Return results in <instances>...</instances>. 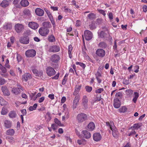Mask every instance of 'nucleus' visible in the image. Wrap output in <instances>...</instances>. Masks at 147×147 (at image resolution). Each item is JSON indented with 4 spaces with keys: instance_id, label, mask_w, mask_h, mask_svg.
Returning a JSON list of instances; mask_svg holds the SVG:
<instances>
[{
    "instance_id": "obj_27",
    "label": "nucleus",
    "mask_w": 147,
    "mask_h": 147,
    "mask_svg": "<svg viewBox=\"0 0 147 147\" xmlns=\"http://www.w3.org/2000/svg\"><path fill=\"white\" fill-rule=\"evenodd\" d=\"M9 2L7 0H3L0 4V5L3 7H5L9 5Z\"/></svg>"
},
{
    "instance_id": "obj_23",
    "label": "nucleus",
    "mask_w": 147,
    "mask_h": 147,
    "mask_svg": "<svg viewBox=\"0 0 147 147\" xmlns=\"http://www.w3.org/2000/svg\"><path fill=\"white\" fill-rule=\"evenodd\" d=\"M22 89V87H20V88H13L12 90V92L15 94H18L20 93L21 91L20 90Z\"/></svg>"
},
{
    "instance_id": "obj_44",
    "label": "nucleus",
    "mask_w": 147,
    "mask_h": 147,
    "mask_svg": "<svg viewBox=\"0 0 147 147\" xmlns=\"http://www.w3.org/2000/svg\"><path fill=\"white\" fill-rule=\"evenodd\" d=\"M5 83V80L2 78L0 77V85L4 84Z\"/></svg>"
},
{
    "instance_id": "obj_56",
    "label": "nucleus",
    "mask_w": 147,
    "mask_h": 147,
    "mask_svg": "<svg viewBox=\"0 0 147 147\" xmlns=\"http://www.w3.org/2000/svg\"><path fill=\"white\" fill-rule=\"evenodd\" d=\"M123 83L127 85L129 83V81L128 80H125L123 81Z\"/></svg>"
},
{
    "instance_id": "obj_62",
    "label": "nucleus",
    "mask_w": 147,
    "mask_h": 147,
    "mask_svg": "<svg viewBox=\"0 0 147 147\" xmlns=\"http://www.w3.org/2000/svg\"><path fill=\"white\" fill-rule=\"evenodd\" d=\"M81 23L80 22V20H77L76 24V26L79 27L80 26Z\"/></svg>"
},
{
    "instance_id": "obj_16",
    "label": "nucleus",
    "mask_w": 147,
    "mask_h": 147,
    "mask_svg": "<svg viewBox=\"0 0 147 147\" xmlns=\"http://www.w3.org/2000/svg\"><path fill=\"white\" fill-rule=\"evenodd\" d=\"M60 49L59 46L54 45L51 47L50 49V51L51 52H56L59 51Z\"/></svg>"
},
{
    "instance_id": "obj_60",
    "label": "nucleus",
    "mask_w": 147,
    "mask_h": 147,
    "mask_svg": "<svg viewBox=\"0 0 147 147\" xmlns=\"http://www.w3.org/2000/svg\"><path fill=\"white\" fill-rule=\"evenodd\" d=\"M136 134V132L134 130H133L131 131L130 133L128 134V135L129 136H130L131 135H133L135 134Z\"/></svg>"
},
{
    "instance_id": "obj_19",
    "label": "nucleus",
    "mask_w": 147,
    "mask_h": 147,
    "mask_svg": "<svg viewBox=\"0 0 147 147\" xmlns=\"http://www.w3.org/2000/svg\"><path fill=\"white\" fill-rule=\"evenodd\" d=\"M3 123L5 127L7 128H10L11 126V122L9 120H5Z\"/></svg>"
},
{
    "instance_id": "obj_17",
    "label": "nucleus",
    "mask_w": 147,
    "mask_h": 147,
    "mask_svg": "<svg viewBox=\"0 0 147 147\" xmlns=\"http://www.w3.org/2000/svg\"><path fill=\"white\" fill-rule=\"evenodd\" d=\"M1 90L4 95L9 96L10 95L9 92L6 87L2 86L1 87Z\"/></svg>"
},
{
    "instance_id": "obj_54",
    "label": "nucleus",
    "mask_w": 147,
    "mask_h": 147,
    "mask_svg": "<svg viewBox=\"0 0 147 147\" xmlns=\"http://www.w3.org/2000/svg\"><path fill=\"white\" fill-rule=\"evenodd\" d=\"M104 90L103 88H100L96 90V93H100L102 92Z\"/></svg>"
},
{
    "instance_id": "obj_36",
    "label": "nucleus",
    "mask_w": 147,
    "mask_h": 147,
    "mask_svg": "<svg viewBox=\"0 0 147 147\" xmlns=\"http://www.w3.org/2000/svg\"><path fill=\"white\" fill-rule=\"evenodd\" d=\"M99 46L100 47L105 48L107 47V44L104 42H102L99 43Z\"/></svg>"
},
{
    "instance_id": "obj_14",
    "label": "nucleus",
    "mask_w": 147,
    "mask_h": 147,
    "mask_svg": "<svg viewBox=\"0 0 147 147\" xmlns=\"http://www.w3.org/2000/svg\"><path fill=\"white\" fill-rule=\"evenodd\" d=\"M32 76L29 73H25L22 76V79L26 82H27L28 80L31 79Z\"/></svg>"
},
{
    "instance_id": "obj_18",
    "label": "nucleus",
    "mask_w": 147,
    "mask_h": 147,
    "mask_svg": "<svg viewBox=\"0 0 147 147\" xmlns=\"http://www.w3.org/2000/svg\"><path fill=\"white\" fill-rule=\"evenodd\" d=\"M81 85H76L75 88V90L73 93L74 95H79L78 94L81 88Z\"/></svg>"
},
{
    "instance_id": "obj_15",
    "label": "nucleus",
    "mask_w": 147,
    "mask_h": 147,
    "mask_svg": "<svg viewBox=\"0 0 147 147\" xmlns=\"http://www.w3.org/2000/svg\"><path fill=\"white\" fill-rule=\"evenodd\" d=\"M82 136L84 138L89 139L91 137V134L87 130H84L82 131Z\"/></svg>"
},
{
    "instance_id": "obj_31",
    "label": "nucleus",
    "mask_w": 147,
    "mask_h": 147,
    "mask_svg": "<svg viewBox=\"0 0 147 147\" xmlns=\"http://www.w3.org/2000/svg\"><path fill=\"white\" fill-rule=\"evenodd\" d=\"M16 113L14 111H11L9 114V117L12 118L16 117Z\"/></svg>"
},
{
    "instance_id": "obj_33",
    "label": "nucleus",
    "mask_w": 147,
    "mask_h": 147,
    "mask_svg": "<svg viewBox=\"0 0 147 147\" xmlns=\"http://www.w3.org/2000/svg\"><path fill=\"white\" fill-rule=\"evenodd\" d=\"M48 39L50 42H54L55 40L54 36L53 35L49 36Z\"/></svg>"
},
{
    "instance_id": "obj_10",
    "label": "nucleus",
    "mask_w": 147,
    "mask_h": 147,
    "mask_svg": "<svg viewBox=\"0 0 147 147\" xmlns=\"http://www.w3.org/2000/svg\"><path fill=\"white\" fill-rule=\"evenodd\" d=\"M101 136L99 133H96L93 134V139L95 141H99L101 139Z\"/></svg>"
},
{
    "instance_id": "obj_4",
    "label": "nucleus",
    "mask_w": 147,
    "mask_h": 147,
    "mask_svg": "<svg viewBox=\"0 0 147 147\" xmlns=\"http://www.w3.org/2000/svg\"><path fill=\"white\" fill-rule=\"evenodd\" d=\"M36 52L34 49L28 50L25 53L26 56L27 57H33L36 55Z\"/></svg>"
},
{
    "instance_id": "obj_35",
    "label": "nucleus",
    "mask_w": 147,
    "mask_h": 147,
    "mask_svg": "<svg viewBox=\"0 0 147 147\" xmlns=\"http://www.w3.org/2000/svg\"><path fill=\"white\" fill-rule=\"evenodd\" d=\"M88 18L91 20H93L95 18V15L93 13H90L88 15Z\"/></svg>"
},
{
    "instance_id": "obj_2",
    "label": "nucleus",
    "mask_w": 147,
    "mask_h": 147,
    "mask_svg": "<svg viewBox=\"0 0 147 147\" xmlns=\"http://www.w3.org/2000/svg\"><path fill=\"white\" fill-rule=\"evenodd\" d=\"M38 31L39 34L42 36H46L49 32V30L48 29L41 27L39 29Z\"/></svg>"
},
{
    "instance_id": "obj_46",
    "label": "nucleus",
    "mask_w": 147,
    "mask_h": 147,
    "mask_svg": "<svg viewBox=\"0 0 147 147\" xmlns=\"http://www.w3.org/2000/svg\"><path fill=\"white\" fill-rule=\"evenodd\" d=\"M85 141L84 139L83 140H78L77 142L79 145H81L83 144L84 142Z\"/></svg>"
},
{
    "instance_id": "obj_39",
    "label": "nucleus",
    "mask_w": 147,
    "mask_h": 147,
    "mask_svg": "<svg viewBox=\"0 0 147 147\" xmlns=\"http://www.w3.org/2000/svg\"><path fill=\"white\" fill-rule=\"evenodd\" d=\"M115 96L116 98H121L123 96V94L122 92H119L116 93L115 95Z\"/></svg>"
},
{
    "instance_id": "obj_38",
    "label": "nucleus",
    "mask_w": 147,
    "mask_h": 147,
    "mask_svg": "<svg viewBox=\"0 0 147 147\" xmlns=\"http://www.w3.org/2000/svg\"><path fill=\"white\" fill-rule=\"evenodd\" d=\"M46 118L47 119V121L49 122L51 119V117L50 116V114L49 112H47L46 114Z\"/></svg>"
},
{
    "instance_id": "obj_45",
    "label": "nucleus",
    "mask_w": 147,
    "mask_h": 147,
    "mask_svg": "<svg viewBox=\"0 0 147 147\" xmlns=\"http://www.w3.org/2000/svg\"><path fill=\"white\" fill-rule=\"evenodd\" d=\"M54 122L55 123L57 124L59 126H61V122L58 120L57 119L55 118L54 119Z\"/></svg>"
},
{
    "instance_id": "obj_26",
    "label": "nucleus",
    "mask_w": 147,
    "mask_h": 147,
    "mask_svg": "<svg viewBox=\"0 0 147 147\" xmlns=\"http://www.w3.org/2000/svg\"><path fill=\"white\" fill-rule=\"evenodd\" d=\"M20 4L23 7H26L29 5V2L27 0H22L20 2Z\"/></svg>"
},
{
    "instance_id": "obj_40",
    "label": "nucleus",
    "mask_w": 147,
    "mask_h": 147,
    "mask_svg": "<svg viewBox=\"0 0 147 147\" xmlns=\"http://www.w3.org/2000/svg\"><path fill=\"white\" fill-rule=\"evenodd\" d=\"M127 108L125 107H123L119 109V111L120 112L124 113L127 110Z\"/></svg>"
},
{
    "instance_id": "obj_30",
    "label": "nucleus",
    "mask_w": 147,
    "mask_h": 147,
    "mask_svg": "<svg viewBox=\"0 0 147 147\" xmlns=\"http://www.w3.org/2000/svg\"><path fill=\"white\" fill-rule=\"evenodd\" d=\"M15 131L12 129H10L8 130L6 132V134L7 135L10 136L13 135Z\"/></svg>"
},
{
    "instance_id": "obj_48",
    "label": "nucleus",
    "mask_w": 147,
    "mask_h": 147,
    "mask_svg": "<svg viewBox=\"0 0 147 147\" xmlns=\"http://www.w3.org/2000/svg\"><path fill=\"white\" fill-rule=\"evenodd\" d=\"M72 49V47L71 45H69L68 46V53L69 54H71V51Z\"/></svg>"
},
{
    "instance_id": "obj_49",
    "label": "nucleus",
    "mask_w": 147,
    "mask_h": 147,
    "mask_svg": "<svg viewBox=\"0 0 147 147\" xmlns=\"http://www.w3.org/2000/svg\"><path fill=\"white\" fill-rule=\"evenodd\" d=\"M1 69L2 72L3 73H5L7 72L6 68L3 66L1 67Z\"/></svg>"
},
{
    "instance_id": "obj_43",
    "label": "nucleus",
    "mask_w": 147,
    "mask_h": 147,
    "mask_svg": "<svg viewBox=\"0 0 147 147\" xmlns=\"http://www.w3.org/2000/svg\"><path fill=\"white\" fill-rule=\"evenodd\" d=\"M76 64L77 65H79L80 66L82 67L83 69H84L86 67V65L85 64L82 63L77 62H76Z\"/></svg>"
},
{
    "instance_id": "obj_3",
    "label": "nucleus",
    "mask_w": 147,
    "mask_h": 147,
    "mask_svg": "<svg viewBox=\"0 0 147 147\" xmlns=\"http://www.w3.org/2000/svg\"><path fill=\"white\" fill-rule=\"evenodd\" d=\"M84 36L86 40H89L91 39L92 37V33L88 30H86L84 32Z\"/></svg>"
},
{
    "instance_id": "obj_50",
    "label": "nucleus",
    "mask_w": 147,
    "mask_h": 147,
    "mask_svg": "<svg viewBox=\"0 0 147 147\" xmlns=\"http://www.w3.org/2000/svg\"><path fill=\"white\" fill-rule=\"evenodd\" d=\"M126 93L127 95H130L131 94L133 93V91L130 89L127 90L126 91Z\"/></svg>"
},
{
    "instance_id": "obj_5",
    "label": "nucleus",
    "mask_w": 147,
    "mask_h": 147,
    "mask_svg": "<svg viewBox=\"0 0 147 147\" xmlns=\"http://www.w3.org/2000/svg\"><path fill=\"white\" fill-rule=\"evenodd\" d=\"M55 73L56 72L54 69L51 67H49L46 69V73L50 76L54 75Z\"/></svg>"
},
{
    "instance_id": "obj_52",
    "label": "nucleus",
    "mask_w": 147,
    "mask_h": 147,
    "mask_svg": "<svg viewBox=\"0 0 147 147\" xmlns=\"http://www.w3.org/2000/svg\"><path fill=\"white\" fill-rule=\"evenodd\" d=\"M17 59L18 62H19L22 60V57L20 55L17 54Z\"/></svg>"
},
{
    "instance_id": "obj_47",
    "label": "nucleus",
    "mask_w": 147,
    "mask_h": 147,
    "mask_svg": "<svg viewBox=\"0 0 147 147\" xmlns=\"http://www.w3.org/2000/svg\"><path fill=\"white\" fill-rule=\"evenodd\" d=\"M49 17L50 18V20L51 22V23H52V24L53 26V27H55V22H54L51 15V16H49Z\"/></svg>"
},
{
    "instance_id": "obj_21",
    "label": "nucleus",
    "mask_w": 147,
    "mask_h": 147,
    "mask_svg": "<svg viewBox=\"0 0 147 147\" xmlns=\"http://www.w3.org/2000/svg\"><path fill=\"white\" fill-rule=\"evenodd\" d=\"M32 71L35 76H40L43 74L42 71H39L36 69H32Z\"/></svg>"
},
{
    "instance_id": "obj_53",
    "label": "nucleus",
    "mask_w": 147,
    "mask_h": 147,
    "mask_svg": "<svg viewBox=\"0 0 147 147\" xmlns=\"http://www.w3.org/2000/svg\"><path fill=\"white\" fill-rule=\"evenodd\" d=\"M7 113V112L6 110L5 109L3 108L2 110V111L1 112V113L2 115H5Z\"/></svg>"
},
{
    "instance_id": "obj_22",
    "label": "nucleus",
    "mask_w": 147,
    "mask_h": 147,
    "mask_svg": "<svg viewBox=\"0 0 147 147\" xmlns=\"http://www.w3.org/2000/svg\"><path fill=\"white\" fill-rule=\"evenodd\" d=\"M59 59V57L58 55L54 54L51 56V60L53 62L57 63Z\"/></svg>"
},
{
    "instance_id": "obj_64",
    "label": "nucleus",
    "mask_w": 147,
    "mask_h": 147,
    "mask_svg": "<svg viewBox=\"0 0 147 147\" xmlns=\"http://www.w3.org/2000/svg\"><path fill=\"white\" fill-rule=\"evenodd\" d=\"M143 9L144 11L146 12L147 11V6L146 5H144L143 7Z\"/></svg>"
},
{
    "instance_id": "obj_58",
    "label": "nucleus",
    "mask_w": 147,
    "mask_h": 147,
    "mask_svg": "<svg viewBox=\"0 0 147 147\" xmlns=\"http://www.w3.org/2000/svg\"><path fill=\"white\" fill-rule=\"evenodd\" d=\"M44 10L46 12L47 14L49 16V17L50 16H51V14L50 12L46 8H45L44 9Z\"/></svg>"
},
{
    "instance_id": "obj_13",
    "label": "nucleus",
    "mask_w": 147,
    "mask_h": 147,
    "mask_svg": "<svg viewBox=\"0 0 147 147\" xmlns=\"http://www.w3.org/2000/svg\"><path fill=\"white\" fill-rule=\"evenodd\" d=\"M35 12L36 14L39 16H43L44 13L43 10L39 8H37L35 9Z\"/></svg>"
},
{
    "instance_id": "obj_6",
    "label": "nucleus",
    "mask_w": 147,
    "mask_h": 147,
    "mask_svg": "<svg viewBox=\"0 0 147 147\" xmlns=\"http://www.w3.org/2000/svg\"><path fill=\"white\" fill-rule=\"evenodd\" d=\"M73 102V109H76L77 107L78 103L79 102L80 96L79 95H75Z\"/></svg>"
},
{
    "instance_id": "obj_20",
    "label": "nucleus",
    "mask_w": 147,
    "mask_h": 147,
    "mask_svg": "<svg viewBox=\"0 0 147 147\" xmlns=\"http://www.w3.org/2000/svg\"><path fill=\"white\" fill-rule=\"evenodd\" d=\"M114 107L116 108H119L121 105L120 102L118 98H116L114 101Z\"/></svg>"
},
{
    "instance_id": "obj_9",
    "label": "nucleus",
    "mask_w": 147,
    "mask_h": 147,
    "mask_svg": "<svg viewBox=\"0 0 147 147\" xmlns=\"http://www.w3.org/2000/svg\"><path fill=\"white\" fill-rule=\"evenodd\" d=\"M82 101V103L84 108L85 109H87L88 108V99L87 97L85 95L84 96Z\"/></svg>"
},
{
    "instance_id": "obj_29",
    "label": "nucleus",
    "mask_w": 147,
    "mask_h": 147,
    "mask_svg": "<svg viewBox=\"0 0 147 147\" xmlns=\"http://www.w3.org/2000/svg\"><path fill=\"white\" fill-rule=\"evenodd\" d=\"M88 127L89 130L90 131L93 130L95 127L94 123L93 122H91L89 123L88 125Z\"/></svg>"
},
{
    "instance_id": "obj_24",
    "label": "nucleus",
    "mask_w": 147,
    "mask_h": 147,
    "mask_svg": "<svg viewBox=\"0 0 147 147\" xmlns=\"http://www.w3.org/2000/svg\"><path fill=\"white\" fill-rule=\"evenodd\" d=\"M111 130L112 132V135L115 138H117L118 137L119 133L117 129L111 128Z\"/></svg>"
},
{
    "instance_id": "obj_25",
    "label": "nucleus",
    "mask_w": 147,
    "mask_h": 147,
    "mask_svg": "<svg viewBox=\"0 0 147 147\" xmlns=\"http://www.w3.org/2000/svg\"><path fill=\"white\" fill-rule=\"evenodd\" d=\"M12 28V24L9 23H6L4 25V28L5 30L11 29Z\"/></svg>"
},
{
    "instance_id": "obj_55",
    "label": "nucleus",
    "mask_w": 147,
    "mask_h": 147,
    "mask_svg": "<svg viewBox=\"0 0 147 147\" xmlns=\"http://www.w3.org/2000/svg\"><path fill=\"white\" fill-rule=\"evenodd\" d=\"M99 12L102 14L104 16H105L106 15V13H105V11L102 10H98Z\"/></svg>"
},
{
    "instance_id": "obj_34",
    "label": "nucleus",
    "mask_w": 147,
    "mask_h": 147,
    "mask_svg": "<svg viewBox=\"0 0 147 147\" xmlns=\"http://www.w3.org/2000/svg\"><path fill=\"white\" fill-rule=\"evenodd\" d=\"M142 124L141 123H136L133 126L131 127V128H134V129H137L139 128L140 126H141Z\"/></svg>"
},
{
    "instance_id": "obj_1",
    "label": "nucleus",
    "mask_w": 147,
    "mask_h": 147,
    "mask_svg": "<svg viewBox=\"0 0 147 147\" xmlns=\"http://www.w3.org/2000/svg\"><path fill=\"white\" fill-rule=\"evenodd\" d=\"M87 116L84 113L78 114L76 117L77 121L79 123H82L86 119Z\"/></svg>"
},
{
    "instance_id": "obj_32",
    "label": "nucleus",
    "mask_w": 147,
    "mask_h": 147,
    "mask_svg": "<svg viewBox=\"0 0 147 147\" xmlns=\"http://www.w3.org/2000/svg\"><path fill=\"white\" fill-rule=\"evenodd\" d=\"M24 14L28 16H30L31 14L30 12L28 9H25L23 11Z\"/></svg>"
},
{
    "instance_id": "obj_59",
    "label": "nucleus",
    "mask_w": 147,
    "mask_h": 147,
    "mask_svg": "<svg viewBox=\"0 0 147 147\" xmlns=\"http://www.w3.org/2000/svg\"><path fill=\"white\" fill-rule=\"evenodd\" d=\"M109 17L110 20H112L113 18V13L111 12H110L109 13Z\"/></svg>"
},
{
    "instance_id": "obj_8",
    "label": "nucleus",
    "mask_w": 147,
    "mask_h": 147,
    "mask_svg": "<svg viewBox=\"0 0 147 147\" xmlns=\"http://www.w3.org/2000/svg\"><path fill=\"white\" fill-rule=\"evenodd\" d=\"M20 41L21 43L27 44L29 42V38L28 36H24L20 38Z\"/></svg>"
},
{
    "instance_id": "obj_37",
    "label": "nucleus",
    "mask_w": 147,
    "mask_h": 147,
    "mask_svg": "<svg viewBox=\"0 0 147 147\" xmlns=\"http://www.w3.org/2000/svg\"><path fill=\"white\" fill-rule=\"evenodd\" d=\"M99 36L101 38H103L105 37H106L107 36V34L104 32L102 31L100 32L99 34Z\"/></svg>"
},
{
    "instance_id": "obj_7",
    "label": "nucleus",
    "mask_w": 147,
    "mask_h": 147,
    "mask_svg": "<svg viewBox=\"0 0 147 147\" xmlns=\"http://www.w3.org/2000/svg\"><path fill=\"white\" fill-rule=\"evenodd\" d=\"M15 29L18 33H20L24 29V26L22 24H18L15 26Z\"/></svg>"
},
{
    "instance_id": "obj_28",
    "label": "nucleus",
    "mask_w": 147,
    "mask_h": 147,
    "mask_svg": "<svg viewBox=\"0 0 147 147\" xmlns=\"http://www.w3.org/2000/svg\"><path fill=\"white\" fill-rule=\"evenodd\" d=\"M42 25L43 26V27L42 28H49L51 27V25L49 22H44Z\"/></svg>"
},
{
    "instance_id": "obj_57",
    "label": "nucleus",
    "mask_w": 147,
    "mask_h": 147,
    "mask_svg": "<svg viewBox=\"0 0 147 147\" xmlns=\"http://www.w3.org/2000/svg\"><path fill=\"white\" fill-rule=\"evenodd\" d=\"M25 33L27 35H29L31 34V31L29 30H27L25 32Z\"/></svg>"
},
{
    "instance_id": "obj_11",
    "label": "nucleus",
    "mask_w": 147,
    "mask_h": 147,
    "mask_svg": "<svg viewBox=\"0 0 147 147\" xmlns=\"http://www.w3.org/2000/svg\"><path fill=\"white\" fill-rule=\"evenodd\" d=\"M97 55L99 57H103L105 54V51L102 49H99L96 51Z\"/></svg>"
},
{
    "instance_id": "obj_51",
    "label": "nucleus",
    "mask_w": 147,
    "mask_h": 147,
    "mask_svg": "<svg viewBox=\"0 0 147 147\" xmlns=\"http://www.w3.org/2000/svg\"><path fill=\"white\" fill-rule=\"evenodd\" d=\"M64 9L65 11L66 12H68L69 13H70L71 12V10L66 7H65Z\"/></svg>"
},
{
    "instance_id": "obj_12",
    "label": "nucleus",
    "mask_w": 147,
    "mask_h": 147,
    "mask_svg": "<svg viewBox=\"0 0 147 147\" xmlns=\"http://www.w3.org/2000/svg\"><path fill=\"white\" fill-rule=\"evenodd\" d=\"M28 25L30 27L34 30L37 29L38 27V25L36 23L33 22H29Z\"/></svg>"
},
{
    "instance_id": "obj_61",
    "label": "nucleus",
    "mask_w": 147,
    "mask_h": 147,
    "mask_svg": "<svg viewBox=\"0 0 147 147\" xmlns=\"http://www.w3.org/2000/svg\"><path fill=\"white\" fill-rule=\"evenodd\" d=\"M44 99H45L44 97H43V96L42 97L39 99L38 102L39 103H41V102H42L44 101Z\"/></svg>"
},
{
    "instance_id": "obj_63",
    "label": "nucleus",
    "mask_w": 147,
    "mask_h": 147,
    "mask_svg": "<svg viewBox=\"0 0 147 147\" xmlns=\"http://www.w3.org/2000/svg\"><path fill=\"white\" fill-rule=\"evenodd\" d=\"M57 127V126L55 124H53L51 125V127L54 130H55L56 129Z\"/></svg>"
},
{
    "instance_id": "obj_42",
    "label": "nucleus",
    "mask_w": 147,
    "mask_h": 147,
    "mask_svg": "<svg viewBox=\"0 0 147 147\" xmlns=\"http://www.w3.org/2000/svg\"><path fill=\"white\" fill-rule=\"evenodd\" d=\"M85 89L87 92H90L92 90V88L91 87L87 86L85 87Z\"/></svg>"
},
{
    "instance_id": "obj_41",
    "label": "nucleus",
    "mask_w": 147,
    "mask_h": 147,
    "mask_svg": "<svg viewBox=\"0 0 147 147\" xmlns=\"http://www.w3.org/2000/svg\"><path fill=\"white\" fill-rule=\"evenodd\" d=\"M0 104L2 106L6 105L7 104V102L2 98L0 101Z\"/></svg>"
}]
</instances>
